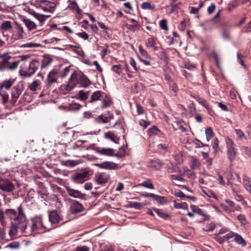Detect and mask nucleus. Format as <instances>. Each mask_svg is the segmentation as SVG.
Here are the masks:
<instances>
[{
  "label": "nucleus",
  "mask_w": 251,
  "mask_h": 251,
  "mask_svg": "<svg viewBox=\"0 0 251 251\" xmlns=\"http://www.w3.org/2000/svg\"><path fill=\"white\" fill-rule=\"evenodd\" d=\"M5 214L6 217L13 220L11 222L9 234L11 237H14L20 232V229L25 226V216L21 207L18 209V214L13 209H6Z\"/></svg>",
  "instance_id": "obj_1"
},
{
  "label": "nucleus",
  "mask_w": 251,
  "mask_h": 251,
  "mask_svg": "<svg viewBox=\"0 0 251 251\" xmlns=\"http://www.w3.org/2000/svg\"><path fill=\"white\" fill-rule=\"evenodd\" d=\"M32 224L30 227H27V221L26 220L25 226L20 229V232L24 236H28L31 235L41 233L45 232L46 230H49L51 228L48 227L45 224L41 216H36L32 220Z\"/></svg>",
  "instance_id": "obj_2"
},
{
  "label": "nucleus",
  "mask_w": 251,
  "mask_h": 251,
  "mask_svg": "<svg viewBox=\"0 0 251 251\" xmlns=\"http://www.w3.org/2000/svg\"><path fill=\"white\" fill-rule=\"evenodd\" d=\"M19 63L9 52L0 54V71H14L18 68Z\"/></svg>",
  "instance_id": "obj_3"
},
{
  "label": "nucleus",
  "mask_w": 251,
  "mask_h": 251,
  "mask_svg": "<svg viewBox=\"0 0 251 251\" xmlns=\"http://www.w3.org/2000/svg\"><path fill=\"white\" fill-rule=\"evenodd\" d=\"M78 82V75L74 72L71 74L68 81L60 86V89L63 93H66L75 89Z\"/></svg>",
  "instance_id": "obj_4"
},
{
  "label": "nucleus",
  "mask_w": 251,
  "mask_h": 251,
  "mask_svg": "<svg viewBox=\"0 0 251 251\" xmlns=\"http://www.w3.org/2000/svg\"><path fill=\"white\" fill-rule=\"evenodd\" d=\"M226 143L227 149V154L229 160L232 162L235 158L237 154V150L235 148V145L232 139L227 137L226 139Z\"/></svg>",
  "instance_id": "obj_5"
},
{
  "label": "nucleus",
  "mask_w": 251,
  "mask_h": 251,
  "mask_svg": "<svg viewBox=\"0 0 251 251\" xmlns=\"http://www.w3.org/2000/svg\"><path fill=\"white\" fill-rule=\"evenodd\" d=\"M23 90L24 84L22 81L18 82L17 85L12 88L11 91L12 100L14 101V102L17 101Z\"/></svg>",
  "instance_id": "obj_6"
},
{
  "label": "nucleus",
  "mask_w": 251,
  "mask_h": 251,
  "mask_svg": "<svg viewBox=\"0 0 251 251\" xmlns=\"http://www.w3.org/2000/svg\"><path fill=\"white\" fill-rule=\"evenodd\" d=\"M15 188L13 184L7 179H0V189L6 192H10Z\"/></svg>",
  "instance_id": "obj_7"
},
{
  "label": "nucleus",
  "mask_w": 251,
  "mask_h": 251,
  "mask_svg": "<svg viewBox=\"0 0 251 251\" xmlns=\"http://www.w3.org/2000/svg\"><path fill=\"white\" fill-rule=\"evenodd\" d=\"M40 66V62L37 60H33L29 63L28 68L25 72V74L28 76L34 75Z\"/></svg>",
  "instance_id": "obj_8"
},
{
  "label": "nucleus",
  "mask_w": 251,
  "mask_h": 251,
  "mask_svg": "<svg viewBox=\"0 0 251 251\" xmlns=\"http://www.w3.org/2000/svg\"><path fill=\"white\" fill-rule=\"evenodd\" d=\"M24 33L23 26L21 25L17 24L15 31L12 34V38L15 40L22 39L24 37Z\"/></svg>",
  "instance_id": "obj_9"
},
{
  "label": "nucleus",
  "mask_w": 251,
  "mask_h": 251,
  "mask_svg": "<svg viewBox=\"0 0 251 251\" xmlns=\"http://www.w3.org/2000/svg\"><path fill=\"white\" fill-rule=\"evenodd\" d=\"M12 26L11 22L9 21L3 22L0 25V30L3 36L8 37V32L12 31Z\"/></svg>",
  "instance_id": "obj_10"
},
{
  "label": "nucleus",
  "mask_w": 251,
  "mask_h": 251,
  "mask_svg": "<svg viewBox=\"0 0 251 251\" xmlns=\"http://www.w3.org/2000/svg\"><path fill=\"white\" fill-rule=\"evenodd\" d=\"M94 165L99 168L107 170H115L118 168V164L111 161H105L101 163H96Z\"/></svg>",
  "instance_id": "obj_11"
},
{
  "label": "nucleus",
  "mask_w": 251,
  "mask_h": 251,
  "mask_svg": "<svg viewBox=\"0 0 251 251\" xmlns=\"http://www.w3.org/2000/svg\"><path fill=\"white\" fill-rule=\"evenodd\" d=\"M59 77V70L58 69H52L48 74L47 81L50 83L56 82Z\"/></svg>",
  "instance_id": "obj_12"
},
{
  "label": "nucleus",
  "mask_w": 251,
  "mask_h": 251,
  "mask_svg": "<svg viewBox=\"0 0 251 251\" xmlns=\"http://www.w3.org/2000/svg\"><path fill=\"white\" fill-rule=\"evenodd\" d=\"M109 175L105 173H99L96 175L97 183L100 184L106 183L109 179Z\"/></svg>",
  "instance_id": "obj_13"
},
{
  "label": "nucleus",
  "mask_w": 251,
  "mask_h": 251,
  "mask_svg": "<svg viewBox=\"0 0 251 251\" xmlns=\"http://www.w3.org/2000/svg\"><path fill=\"white\" fill-rule=\"evenodd\" d=\"M78 84L80 85L81 87L87 88L91 84V81L88 78L84 75H78Z\"/></svg>",
  "instance_id": "obj_14"
},
{
  "label": "nucleus",
  "mask_w": 251,
  "mask_h": 251,
  "mask_svg": "<svg viewBox=\"0 0 251 251\" xmlns=\"http://www.w3.org/2000/svg\"><path fill=\"white\" fill-rule=\"evenodd\" d=\"M101 107L102 109L110 106L112 104V100L111 98L104 93L101 99Z\"/></svg>",
  "instance_id": "obj_15"
},
{
  "label": "nucleus",
  "mask_w": 251,
  "mask_h": 251,
  "mask_svg": "<svg viewBox=\"0 0 251 251\" xmlns=\"http://www.w3.org/2000/svg\"><path fill=\"white\" fill-rule=\"evenodd\" d=\"M114 150L110 148H97L96 151L99 154L106 156H113Z\"/></svg>",
  "instance_id": "obj_16"
},
{
  "label": "nucleus",
  "mask_w": 251,
  "mask_h": 251,
  "mask_svg": "<svg viewBox=\"0 0 251 251\" xmlns=\"http://www.w3.org/2000/svg\"><path fill=\"white\" fill-rule=\"evenodd\" d=\"M162 165L163 163L160 160L156 159L150 160L148 163L147 166L155 170H159Z\"/></svg>",
  "instance_id": "obj_17"
},
{
  "label": "nucleus",
  "mask_w": 251,
  "mask_h": 251,
  "mask_svg": "<svg viewBox=\"0 0 251 251\" xmlns=\"http://www.w3.org/2000/svg\"><path fill=\"white\" fill-rule=\"evenodd\" d=\"M61 218L59 214L55 211H52L49 214V220L52 224L58 223L60 220Z\"/></svg>",
  "instance_id": "obj_18"
},
{
  "label": "nucleus",
  "mask_w": 251,
  "mask_h": 251,
  "mask_svg": "<svg viewBox=\"0 0 251 251\" xmlns=\"http://www.w3.org/2000/svg\"><path fill=\"white\" fill-rule=\"evenodd\" d=\"M243 184L245 189L251 195V178L246 175H244Z\"/></svg>",
  "instance_id": "obj_19"
},
{
  "label": "nucleus",
  "mask_w": 251,
  "mask_h": 251,
  "mask_svg": "<svg viewBox=\"0 0 251 251\" xmlns=\"http://www.w3.org/2000/svg\"><path fill=\"white\" fill-rule=\"evenodd\" d=\"M104 94V92H102L100 91H97L94 92L91 97L89 102L92 103L98 100H101V99Z\"/></svg>",
  "instance_id": "obj_20"
},
{
  "label": "nucleus",
  "mask_w": 251,
  "mask_h": 251,
  "mask_svg": "<svg viewBox=\"0 0 251 251\" xmlns=\"http://www.w3.org/2000/svg\"><path fill=\"white\" fill-rule=\"evenodd\" d=\"M83 206L81 204L77 201H75L71 206V211L72 213H76L82 211Z\"/></svg>",
  "instance_id": "obj_21"
},
{
  "label": "nucleus",
  "mask_w": 251,
  "mask_h": 251,
  "mask_svg": "<svg viewBox=\"0 0 251 251\" xmlns=\"http://www.w3.org/2000/svg\"><path fill=\"white\" fill-rule=\"evenodd\" d=\"M68 194L74 198H79L82 197V194L78 190H74L70 188H66Z\"/></svg>",
  "instance_id": "obj_22"
},
{
  "label": "nucleus",
  "mask_w": 251,
  "mask_h": 251,
  "mask_svg": "<svg viewBox=\"0 0 251 251\" xmlns=\"http://www.w3.org/2000/svg\"><path fill=\"white\" fill-rule=\"evenodd\" d=\"M33 16L35 18H36L38 21H39L40 23V25H42L43 23L50 17L49 15H45L41 14L38 13L34 12L33 14Z\"/></svg>",
  "instance_id": "obj_23"
},
{
  "label": "nucleus",
  "mask_w": 251,
  "mask_h": 251,
  "mask_svg": "<svg viewBox=\"0 0 251 251\" xmlns=\"http://www.w3.org/2000/svg\"><path fill=\"white\" fill-rule=\"evenodd\" d=\"M141 195L146 198H151L155 200L158 201L160 203H161V200L163 199V197L152 193H142L141 194Z\"/></svg>",
  "instance_id": "obj_24"
},
{
  "label": "nucleus",
  "mask_w": 251,
  "mask_h": 251,
  "mask_svg": "<svg viewBox=\"0 0 251 251\" xmlns=\"http://www.w3.org/2000/svg\"><path fill=\"white\" fill-rule=\"evenodd\" d=\"M15 81V79L10 78L8 80H4L0 85V88H4L6 90H9Z\"/></svg>",
  "instance_id": "obj_25"
},
{
  "label": "nucleus",
  "mask_w": 251,
  "mask_h": 251,
  "mask_svg": "<svg viewBox=\"0 0 251 251\" xmlns=\"http://www.w3.org/2000/svg\"><path fill=\"white\" fill-rule=\"evenodd\" d=\"M23 22L29 30H31L36 28V25L28 19H24Z\"/></svg>",
  "instance_id": "obj_26"
},
{
  "label": "nucleus",
  "mask_w": 251,
  "mask_h": 251,
  "mask_svg": "<svg viewBox=\"0 0 251 251\" xmlns=\"http://www.w3.org/2000/svg\"><path fill=\"white\" fill-rule=\"evenodd\" d=\"M40 6L42 9L45 11H50V8L51 7L50 5L51 4L50 2L46 0H40Z\"/></svg>",
  "instance_id": "obj_27"
},
{
  "label": "nucleus",
  "mask_w": 251,
  "mask_h": 251,
  "mask_svg": "<svg viewBox=\"0 0 251 251\" xmlns=\"http://www.w3.org/2000/svg\"><path fill=\"white\" fill-rule=\"evenodd\" d=\"M68 8L71 10H76L78 14H80L81 13V10L79 8L76 1H74L70 2V3L68 6Z\"/></svg>",
  "instance_id": "obj_28"
},
{
  "label": "nucleus",
  "mask_w": 251,
  "mask_h": 251,
  "mask_svg": "<svg viewBox=\"0 0 251 251\" xmlns=\"http://www.w3.org/2000/svg\"><path fill=\"white\" fill-rule=\"evenodd\" d=\"M234 240L237 244L242 245L243 247H245L246 246V242L245 240L238 233H236L234 237Z\"/></svg>",
  "instance_id": "obj_29"
},
{
  "label": "nucleus",
  "mask_w": 251,
  "mask_h": 251,
  "mask_svg": "<svg viewBox=\"0 0 251 251\" xmlns=\"http://www.w3.org/2000/svg\"><path fill=\"white\" fill-rule=\"evenodd\" d=\"M140 186H143L146 188H148L150 189H153L154 188L153 184L151 182V179H149L146 181L142 182V183L139 184Z\"/></svg>",
  "instance_id": "obj_30"
},
{
  "label": "nucleus",
  "mask_w": 251,
  "mask_h": 251,
  "mask_svg": "<svg viewBox=\"0 0 251 251\" xmlns=\"http://www.w3.org/2000/svg\"><path fill=\"white\" fill-rule=\"evenodd\" d=\"M40 85L41 81L38 79L35 80L29 86V88L32 91H35L38 89Z\"/></svg>",
  "instance_id": "obj_31"
},
{
  "label": "nucleus",
  "mask_w": 251,
  "mask_h": 251,
  "mask_svg": "<svg viewBox=\"0 0 251 251\" xmlns=\"http://www.w3.org/2000/svg\"><path fill=\"white\" fill-rule=\"evenodd\" d=\"M52 62V59L48 57H44L42 60V64L41 65V68L44 69L47 68L50 65Z\"/></svg>",
  "instance_id": "obj_32"
},
{
  "label": "nucleus",
  "mask_w": 251,
  "mask_h": 251,
  "mask_svg": "<svg viewBox=\"0 0 251 251\" xmlns=\"http://www.w3.org/2000/svg\"><path fill=\"white\" fill-rule=\"evenodd\" d=\"M89 94V91H84L83 90H80L79 91L78 95L79 100H85L88 99Z\"/></svg>",
  "instance_id": "obj_33"
},
{
  "label": "nucleus",
  "mask_w": 251,
  "mask_h": 251,
  "mask_svg": "<svg viewBox=\"0 0 251 251\" xmlns=\"http://www.w3.org/2000/svg\"><path fill=\"white\" fill-rule=\"evenodd\" d=\"M70 71V68L69 67H65L62 71L59 70V76L61 78H64L69 75Z\"/></svg>",
  "instance_id": "obj_34"
},
{
  "label": "nucleus",
  "mask_w": 251,
  "mask_h": 251,
  "mask_svg": "<svg viewBox=\"0 0 251 251\" xmlns=\"http://www.w3.org/2000/svg\"><path fill=\"white\" fill-rule=\"evenodd\" d=\"M141 7L143 9H150L153 10L155 9V5L151 4L149 2H144L141 5Z\"/></svg>",
  "instance_id": "obj_35"
},
{
  "label": "nucleus",
  "mask_w": 251,
  "mask_h": 251,
  "mask_svg": "<svg viewBox=\"0 0 251 251\" xmlns=\"http://www.w3.org/2000/svg\"><path fill=\"white\" fill-rule=\"evenodd\" d=\"M155 40V38L154 37L148 38L146 43L147 47L151 48L152 47H154L156 44Z\"/></svg>",
  "instance_id": "obj_36"
},
{
  "label": "nucleus",
  "mask_w": 251,
  "mask_h": 251,
  "mask_svg": "<svg viewBox=\"0 0 251 251\" xmlns=\"http://www.w3.org/2000/svg\"><path fill=\"white\" fill-rule=\"evenodd\" d=\"M190 208L193 212H195L200 215L203 216H205V214L203 213V211L201 209L199 208L197 206L192 205H191Z\"/></svg>",
  "instance_id": "obj_37"
},
{
  "label": "nucleus",
  "mask_w": 251,
  "mask_h": 251,
  "mask_svg": "<svg viewBox=\"0 0 251 251\" xmlns=\"http://www.w3.org/2000/svg\"><path fill=\"white\" fill-rule=\"evenodd\" d=\"M86 176L87 173L85 172L77 173L74 176V179L76 181H78L79 180H82Z\"/></svg>",
  "instance_id": "obj_38"
},
{
  "label": "nucleus",
  "mask_w": 251,
  "mask_h": 251,
  "mask_svg": "<svg viewBox=\"0 0 251 251\" xmlns=\"http://www.w3.org/2000/svg\"><path fill=\"white\" fill-rule=\"evenodd\" d=\"M205 135L206 137V140L208 142L213 136V132L211 128H206L205 129Z\"/></svg>",
  "instance_id": "obj_39"
},
{
  "label": "nucleus",
  "mask_w": 251,
  "mask_h": 251,
  "mask_svg": "<svg viewBox=\"0 0 251 251\" xmlns=\"http://www.w3.org/2000/svg\"><path fill=\"white\" fill-rule=\"evenodd\" d=\"M159 131V130L155 126H152L148 129V134L151 136L152 135L157 134Z\"/></svg>",
  "instance_id": "obj_40"
},
{
  "label": "nucleus",
  "mask_w": 251,
  "mask_h": 251,
  "mask_svg": "<svg viewBox=\"0 0 251 251\" xmlns=\"http://www.w3.org/2000/svg\"><path fill=\"white\" fill-rule=\"evenodd\" d=\"M41 45L39 44H35L33 43H28L23 44L21 46L22 48H34L40 47Z\"/></svg>",
  "instance_id": "obj_41"
},
{
  "label": "nucleus",
  "mask_w": 251,
  "mask_h": 251,
  "mask_svg": "<svg viewBox=\"0 0 251 251\" xmlns=\"http://www.w3.org/2000/svg\"><path fill=\"white\" fill-rule=\"evenodd\" d=\"M112 70L119 75L121 74L122 72V68L121 65H113Z\"/></svg>",
  "instance_id": "obj_42"
},
{
  "label": "nucleus",
  "mask_w": 251,
  "mask_h": 251,
  "mask_svg": "<svg viewBox=\"0 0 251 251\" xmlns=\"http://www.w3.org/2000/svg\"><path fill=\"white\" fill-rule=\"evenodd\" d=\"M154 211L159 216L162 217L164 219H167L169 217L168 215L164 213L162 210L159 209H155Z\"/></svg>",
  "instance_id": "obj_43"
},
{
  "label": "nucleus",
  "mask_w": 251,
  "mask_h": 251,
  "mask_svg": "<svg viewBox=\"0 0 251 251\" xmlns=\"http://www.w3.org/2000/svg\"><path fill=\"white\" fill-rule=\"evenodd\" d=\"M235 131L238 139H246L245 134L241 130L239 129H235Z\"/></svg>",
  "instance_id": "obj_44"
},
{
  "label": "nucleus",
  "mask_w": 251,
  "mask_h": 251,
  "mask_svg": "<svg viewBox=\"0 0 251 251\" xmlns=\"http://www.w3.org/2000/svg\"><path fill=\"white\" fill-rule=\"evenodd\" d=\"M169 177L172 180H178L183 182L185 181V179L177 175H170Z\"/></svg>",
  "instance_id": "obj_45"
},
{
  "label": "nucleus",
  "mask_w": 251,
  "mask_h": 251,
  "mask_svg": "<svg viewBox=\"0 0 251 251\" xmlns=\"http://www.w3.org/2000/svg\"><path fill=\"white\" fill-rule=\"evenodd\" d=\"M167 20L165 19H163L160 21L159 25L161 28L167 30L168 29V27L167 24Z\"/></svg>",
  "instance_id": "obj_46"
},
{
  "label": "nucleus",
  "mask_w": 251,
  "mask_h": 251,
  "mask_svg": "<svg viewBox=\"0 0 251 251\" xmlns=\"http://www.w3.org/2000/svg\"><path fill=\"white\" fill-rule=\"evenodd\" d=\"M215 224L213 223H211L206 226L204 230L206 231H211L215 228Z\"/></svg>",
  "instance_id": "obj_47"
},
{
  "label": "nucleus",
  "mask_w": 251,
  "mask_h": 251,
  "mask_svg": "<svg viewBox=\"0 0 251 251\" xmlns=\"http://www.w3.org/2000/svg\"><path fill=\"white\" fill-rule=\"evenodd\" d=\"M131 206L134 208L139 209L143 208L144 206V204L138 202H133L131 203Z\"/></svg>",
  "instance_id": "obj_48"
},
{
  "label": "nucleus",
  "mask_w": 251,
  "mask_h": 251,
  "mask_svg": "<svg viewBox=\"0 0 251 251\" xmlns=\"http://www.w3.org/2000/svg\"><path fill=\"white\" fill-rule=\"evenodd\" d=\"M176 196L178 197V198H183V197H186L188 199H190L191 200H193L194 199V197L191 196H186L182 192L179 191L175 194Z\"/></svg>",
  "instance_id": "obj_49"
},
{
  "label": "nucleus",
  "mask_w": 251,
  "mask_h": 251,
  "mask_svg": "<svg viewBox=\"0 0 251 251\" xmlns=\"http://www.w3.org/2000/svg\"><path fill=\"white\" fill-rule=\"evenodd\" d=\"M104 137L106 139H110V140H111L114 142H116V141L114 139V135L113 133H112L111 132H108L106 133L104 135Z\"/></svg>",
  "instance_id": "obj_50"
},
{
  "label": "nucleus",
  "mask_w": 251,
  "mask_h": 251,
  "mask_svg": "<svg viewBox=\"0 0 251 251\" xmlns=\"http://www.w3.org/2000/svg\"><path fill=\"white\" fill-rule=\"evenodd\" d=\"M76 35L85 40H87L89 38V35H88V34H87L84 31L82 32L77 33Z\"/></svg>",
  "instance_id": "obj_51"
},
{
  "label": "nucleus",
  "mask_w": 251,
  "mask_h": 251,
  "mask_svg": "<svg viewBox=\"0 0 251 251\" xmlns=\"http://www.w3.org/2000/svg\"><path fill=\"white\" fill-rule=\"evenodd\" d=\"M139 124L144 128H146L148 126H149L150 123L144 120H140L139 121Z\"/></svg>",
  "instance_id": "obj_52"
},
{
  "label": "nucleus",
  "mask_w": 251,
  "mask_h": 251,
  "mask_svg": "<svg viewBox=\"0 0 251 251\" xmlns=\"http://www.w3.org/2000/svg\"><path fill=\"white\" fill-rule=\"evenodd\" d=\"M7 247L11 249H18L20 247V244L17 242H13L9 244Z\"/></svg>",
  "instance_id": "obj_53"
},
{
  "label": "nucleus",
  "mask_w": 251,
  "mask_h": 251,
  "mask_svg": "<svg viewBox=\"0 0 251 251\" xmlns=\"http://www.w3.org/2000/svg\"><path fill=\"white\" fill-rule=\"evenodd\" d=\"M168 148V145L166 144H160L157 145V148L163 151H167Z\"/></svg>",
  "instance_id": "obj_54"
},
{
  "label": "nucleus",
  "mask_w": 251,
  "mask_h": 251,
  "mask_svg": "<svg viewBox=\"0 0 251 251\" xmlns=\"http://www.w3.org/2000/svg\"><path fill=\"white\" fill-rule=\"evenodd\" d=\"M90 249L86 246H78L75 248V251H89Z\"/></svg>",
  "instance_id": "obj_55"
},
{
  "label": "nucleus",
  "mask_w": 251,
  "mask_h": 251,
  "mask_svg": "<svg viewBox=\"0 0 251 251\" xmlns=\"http://www.w3.org/2000/svg\"><path fill=\"white\" fill-rule=\"evenodd\" d=\"M221 206L224 209V210L228 213L234 212V210L232 209L231 208L229 207L228 206L224 203H221Z\"/></svg>",
  "instance_id": "obj_56"
},
{
  "label": "nucleus",
  "mask_w": 251,
  "mask_h": 251,
  "mask_svg": "<svg viewBox=\"0 0 251 251\" xmlns=\"http://www.w3.org/2000/svg\"><path fill=\"white\" fill-rule=\"evenodd\" d=\"M5 211L3 212L1 209H0V222L1 225H3L5 222Z\"/></svg>",
  "instance_id": "obj_57"
},
{
  "label": "nucleus",
  "mask_w": 251,
  "mask_h": 251,
  "mask_svg": "<svg viewBox=\"0 0 251 251\" xmlns=\"http://www.w3.org/2000/svg\"><path fill=\"white\" fill-rule=\"evenodd\" d=\"M130 64L136 71H138L139 68L137 67L136 61L132 57L130 59Z\"/></svg>",
  "instance_id": "obj_58"
},
{
  "label": "nucleus",
  "mask_w": 251,
  "mask_h": 251,
  "mask_svg": "<svg viewBox=\"0 0 251 251\" xmlns=\"http://www.w3.org/2000/svg\"><path fill=\"white\" fill-rule=\"evenodd\" d=\"M237 219L238 221H239L242 224H246L247 223V221L246 220V218L243 215H239L237 216Z\"/></svg>",
  "instance_id": "obj_59"
},
{
  "label": "nucleus",
  "mask_w": 251,
  "mask_h": 251,
  "mask_svg": "<svg viewBox=\"0 0 251 251\" xmlns=\"http://www.w3.org/2000/svg\"><path fill=\"white\" fill-rule=\"evenodd\" d=\"M236 233L230 232L224 236V239L228 240L232 237H234Z\"/></svg>",
  "instance_id": "obj_60"
},
{
  "label": "nucleus",
  "mask_w": 251,
  "mask_h": 251,
  "mask_svg": "<svg viewBox=\"0 0 251 251\" xmlns=\"http://www.w3.org/2000/svg\"><path fill=\"white\" fill-rule=\"evenodd\" d=\"M186 175L189 178L191 179H194L196 176L195 173L190 170L186 171Z\"/></svg>",
  "instance_id": "obj_61"
},
{
  "label": "nucleus",
  "mask_w": 251,
  "mask_h": 251,
  "mask_svg": "<svg viewBox=\"0 0 251 251\" xmlns=\"http://www.w3.org/2000/svg\"><path fill=\"white\" fill-rule=\"evenodd\" d=\"M82 107L80 104L75 103L71 105V108L73 110H78Z\"/></svg>",
  "instance_id": "obj_62"
},
{
  "label": "nucleus",
  "mask_w": 251,
  "mask_h": 251,
  "mask_svg": "<svg viewBox=\"0 0 251 251\" xmlns=\"http://www.w3.org/2000/svg\"><path fill=\"white\" fill-rule=\"evenodd\" d=\"M185 205V203H178L175 201V204L174 207L177 209H181V208H184Z\"/></svg>",
  "instance_id": "obj_63"
},
{
  "label": "nucleus",
  "mask_w": 251,
  "mask_h": 251,
  "mask_svg": "<svg viewBox=\"0 0 251 251\" xmlns=\"http://www.w3.org/2000/svg\"><path fill=\"white\" fill-rule=\"evenodd\" d=\"M139 50L141 54L145 57H149V55L146 50L143 49L141 47H139Z\"/></svg>",
  "instance_id": "obj_64"
}]
</instances>
